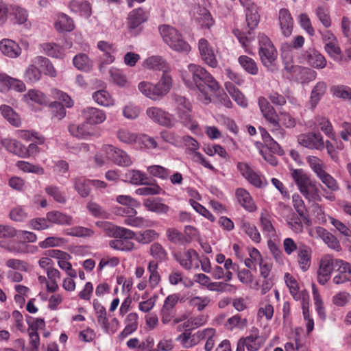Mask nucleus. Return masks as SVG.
<instances>
[{
  "instance_id": "obj_15",
  "label": "nucleus",
  "mask_w": 351,
  "mask_h": 351,
  "mask_svg": "<svg viewBox=\"0 0 351 351\" xmlns=\"http://www.w3.org/2000/svg\"><path fill=\"white\" fill-rule=\"evenodd\" d=\"M147 12L143 8L132 10L128 17V27L131 34L136 35L140 31V25L147 20Z\"/></svg>"
},
{
  "instance_id": "obj_62",
  "label": "nucleus",
  "mask_w": 351,
  "mask_h": 351,
  "mask_svg": "<svg viewBox=\"0 0 351 351\" xmlns=\"http://www.w3.org/2000/svg\"><path fill=\"white\" fill-rule=\"evenodd\" d=\"M109 73L113 82L119 86L125 87L128 84L127 77L122 70L112 67Z\"/></svg>"
},
{
  "instance_id": "obj_34",
  "label": "nucleus",
  "mask_w": 351,
  "mask_h": 351,
  "mask_svg": "<svg viewBox=\"0 0 351 351\" xmlns=\"http://www.w3.org/2000/svg\"><path fill=\"white\" fill-rule=\"evenodd\" d=\"M225 88L232 99L240 106L247 107V100L242 93L237 88L232 82H227L225 83Z\"/></svg>"
},
{
  "instance_id": "obj_29",
  "label": "nucleus",
  "mask_w": 351,
  "mask_h": 351,
  "mask_svg": "<svg viewBox=\"0 0 351 351\" xmlns=\"http://www.w3.org/2000/svg\"><path fill=\"white\" fill-rule=\"evenodd\" d=\"M69 7L72 12L79 14L86 19L89 18L92 14L90 4L86 1L73 0L69 3Z\"/></svg>"
},
{
  "instance_id": "obj_5",
  "label": "nucleus",
  "mask_w": 351,
  "mask_h": 351,
  "mask_svg": "<svg viewBox=\"0 0 351 351\" xmlns=\"http://www.w3.org/2000/svg\"><path fill=\"white\" fill-rule=\"evenodd\" d=\"M289 47L290 46L287 43H285L282 45V50L284 51L285 48L288 49ZM282 57L283 58L284 69L291 75L292 80L300 83H306L316 78L317 73L315 71L293 64L291 57H285L284 51L282 53Z\"/></svg>"
},
{
  "instance_id": "obj_7",
  "label": "nucleus",
  "mask_w": 351,
  "mask_h": 351,
  "mask_svg": "<svg viewBox=\"0 0 351 351\" xmlns=\"http://www.w3.org/2000/svg\"><path fill=\"white\" fill-rule=\"evenodd\" d=\"M163 41L173 50L178 52H188L191 47L184 40L180 32L173 27L162 25L159 27Z\"/></svg>"
},
{
  "instance_id": "obj_45",
  "label": "nucleus",
  "mask_w": 351,
  "mask_h": 351,
  "mask_svg": "<svg viewBox=\"0 0 351 351\" xmlns=\"http://www.w3.org/2000/svg\"><path fill=\"white\" fill-rule=\"evenodd\" d=\"M32 62L43 68L45 75L52 77L56 76V71L48 58L43 56H36L32 60Z\"/></svg>"
},
{
  "instance_id": "obj_41",
  "label": "nucleus",
  "mask_w": 351,
  "mask_h": 351,
  "mask_svg": "<svg viewBox=\"0 0 351 351\" xmlns=\"http://www.w3.org/2000/svg\"><path fill=\"white\" fill-rule=\"evenodd\" d=\"M55 27L58 32H71L75 25L73 19L68 15L61 13L58 16Z\"/></svg>"
},
{
  "instance_id": "obj_28",
  "label": "nucleus",
  "mask_w": 351,
  "mask_h": 351,
  "mask_svg": "<svg viewBox=\"0 0 351 351\" xmlns=\"http://www.w3.org/2000/svg\"><path fill=\"white\" fill-rule=\"evenodd\" d=\"M97 47L99 51L103 52L102 58L104 60V63L109 64L114 61V53L117 51V49L113 44L101 40L97 43Z\"/></svg>"
},
{
  "instance_id": "obj_17",
  "label": "nucleus",
  "mask_w": 351,
  "mask_h": 351,
  "mask_svg": "<svg viewBox=\"0 0 351 351\" xmlns=\"http://www.w3.org/2000/svg\"><path fill=\"white\" fill-rule=\"evenodd\" d=\"M302 59L301 62H306L310 66L322 69L326 66V60L325 57L315 48H309L306 49L302 54Z\"/></svg>"
},
{
  "instance_id": "obj_38",
  "label": "nucleus",
  "mask_w": 351,
  "mask_h": 351,
  "mask_svg": "<svg viewBox=\"0 0 351 351\" xmlns=\"http://www.w3.org/2000/svg\"><path fill=\"white\" fill-rule=\"evenodd\" d=\"M240 228L252 239L253 242L256 243L261 242V237L255 225L247 221L242 220L240 223Z\"/></svg>"
},
{
  "instance_id": "obj_30",
  "label": "nucleus",
  "mask_w": 351,
  "mask_h": 351,
  "mask_svg": "<svg viewBox=\"0 0 351 351\" xmlns=\"http://www.w3.org/2000/svg\"><path fill=\"white\" fill-rule=\"evenodd\" d=\"M147 271L149 273L148 285L154 289L161 281V276L158 272V263L155 261H150L147 265Z\"/></svg>"
},
{
  "instance_id": "obj_14",
  "label": "nucleus",
  "mask_w": 351,
  "mask_h": 351,
  "mask_svg": "<svg viewBox=\"0 0 351 351\" xmlns=\"http://www.w3.org/2000/svg\"><path fill=\"white\" fill-rule=\"evenodd\" d=\"M175 259L182 268L188 271L197 269L199 266L198 254L193 249H189L183 252L176 254Z\"/></svg>"
},
{
  "instance_id": "obj_60",
  "label": "nucleus",
  "mask_w": 351,
  "mask_h": 351,
  "mask_svg": "<svg viewBox=\"0 0 351 351\" xmlns=\"http://www.w3.org/2000/svg\"><path fill=\"white\" fill-rule=\"evenodd\" d=\"M159 237V234L154 230L148 229L143 232L136 234L135 240L142 244H147L153 241L156 240Z\"/></svg>"
},
{
  "instance_id": "obj_16",
  "label": "nucleus",
  "mask_w": 351,
  "mask_h": 351,
  "mask_svg": "<svg viewBox=\"0 0 351 351\" xmlns=\"http://www.w3.org/2000/svg\"><path fill=\"white\" fill-rule=\"evenodd\" d=\"M298 143L308 149L322 150L324 143L320 133L308 132L302 134L298 136Z\"/></svg>"
},
{
  "instance_id": "obj_43",
  "label": "nucleus",
  "mask_w": 351,
  "mask_h": 351,
  "mask_svg": "<svg viewBox=\"0 0 351 351\" xmlns=\"http://www.w3.org/2000/svg\"><path fill=\"white\" fill-rule=\"evenodd\" d=\"M24 100L28 103H36L40 105H46L47 104V97L38 90L32 89L23 96Z\"/></svg>"
},
{
  "instance_id": "obj_2",
  "label": "nucleus",
  "mask_w": 351,
  "mask_h": 351,
  "mask_svg": "<svg viewBox=\"0 0 351 351\" xmlns=\"http://www.w3.org/2000/svg\"><path fill=\"white\" fill-rule=\"evenodd\" d=\"M16 237L18 241L15 240H1L0 247L14 255L34 254L38 247L34 245H27V243H35L37 241V235L32 232L16 230Z\"/></svg>"
},
{
  "instance_id": "obj_20",
  "label": "nucleus",
  "mask_w": 351,
  "mask_h": 351,
  "mask_svg": "<svg viewBox=\"0 0 351 351\" xmlns=\"http://www.w3.org/2000/svg\"><path fill=\"white\" fill-rule=\"evenodd\" d=\"M235 197L239 204L249 213L256 210L257 206L250 193L243 188H238L235 191Z\"/></svg>"
},
{
  "instance_id": "obj_21",
  "label": "nucleus",
  "mask_w": 351,
  "mask_h": 351,
  "mask_svg": "<svg viewBox=\"0 0 351 351\" xmlns=\"http://www.w3.org/2000/svg\"><path fill=\"white\" fill-rule=\"evenodd\" d=\"M124 213L128 215L124 219V223L135 228H147L152 226V221L142 217H135L137 211L131 208H124Z\"/></svg>"
},
{
  "instance_id": "obj_23",
  "label": "nucleus",
  "mask_w": 351,
  "mask_h": 351,
  "mask_svg": "<svg viewBox=\"0 0 351 351\" xmlns=\"http://www.w3.org/2000/svg\"><path fill=\"white\" fill-rule=\"evenodd\" d=\"M264 343V340L258 335V330L252 331V333L245 338L239 340L238 344L243 345V348L246 347L248 351H258Z\"/></svg>"
},
{
  "instance_id": "obj_27",
  "label": "nucleus",
  "mask_w": 351,
  "mask_h": 351,
  "mask_svg": "<svg viewBox=\"0 0 351 351\" xmlns=\"http://www.w3.org/2000/svg\"><path fill=\"white\" fill-rule=\"evenodd\" d=\"M0 50L3 54L12 58H17L21 53L19 45L10 39H3L0 41Z\"/></svg>"
},
{
  "instance_id": "obj_9",
  "label": "nucleus",
  "mask_w": 351,
  "mask_h": 351,
  "mask_svg": "<svg viewBox=\"0 0 351 351\" xmlns=\"http://www.w3.org/2000/svg\"><path fill=\"white\" fill-rule=\"evenodd\" d=\"M258 104L263 117L272 125V132L283 136L284 132L283 130L280 128L278 121V116L274 107L269 104L267 99L263 97L258 98Z\"/></svg>"
},
{
  "instance_id": "obj_63",
  "label": "nucleus",
  "mask_w": 351,
  "mask_h": 351,
  "mask_svg": "<svg viewBox=\"0 0 351 351\" xmlns=\"http://www.w3.org/2000/svg\"><path fill=\"white\" fill-rule=\"evenodd\" d=\"M147 172L152 176L167 180L169 178L171 171L160 165H151L147 168Z\"/></svg>"
},
{
  "instance_id": "obj_59",
  "label": "nucleus",
  "mask_w": 351,
  "mask_h": 351,
  "mask_svg": "<svg viewBox=\"0 0 351 351\" xmlns=\"http://www.w3.org/2000/svg\"><path fill=\"white\" fill-rule=\"evenodd\" d=\"M16 166L25 173H32L37 175H43L45 173L42 167L23 160L18 161Z\"/></svg>"
},
{
  "instance_id": "obj_25",
  "label": "nucleus",
  "mask_w": 351,
  "mask_h": 351,
  "mask_svg": "<svg viewBox=\"0 0 351 351\" xmlns=\"http://www.w3.org/2000/svg\"><path fill=\"white\" fill-rule=\"evenodd\" d=\"M1 143L8 152L21 158L29 157L28 149L18 141L7 138L1 140Z\"/></svg>"
},
{
  "instance_id": "obj_22",
  "label": "nucleus",
  "mask_w": 351,
  "mask_h": 351,
  "mask_svg": "<svg viewBox=\"0 0 351 351\" xmlns=\"http://www.w3.org/2000/svg\"><path fill=\"white\" fill-rule=\"evenodd\" d=\"M278 21L282 34L289 37L293 29V19L288 9L282 8L279 10Z\"/></svg>"
},
{
  "instance_id": "obj_56",
  "label": "nucleus",
  "mask_w": 351,
  "mask_h": 351,
  "mask_svg": "<svg viewBox=\"0 0 351 351\" xmlns=\"http://www.w3.org/2000/svg\"><path fill=\"white\" fill-rule=\"evenodd\" d=\"M144 66L156 71H166V62L160 56H152L144 62Z\"/></svg>"
},
{
  "instance_id": "obj_64",
  "label": "nucleus",
  "mask_w": 351,
  "mask_h": 351,
  "mask_svg": "<svg viewBox=\"0 0 351 351\" xmlns=\"http://www.w3.org/2000/svg\"><path fill=\"white\" fill-rule=\"evenodd\" d=\"M332 94L344 100H351V88L344 85L333 86L330 88Z\"/></svg>"
},
{
  "instance_id": "obj_1",
  "label": "nucleus",
  "mask_w": 351,
  "mask_h": 351,
  "mask_svg": "<svg viewBox=\"0 0 351 351\" xmlns=\"http://www.w3.org/2000/svg\"><path fill=\"white\" fill-rule=\"evenodd\" d=\"M182 79L191 89L199 91L198 99L208 104L211 101L210 93L218 90L219 85L213 75L204 67L189 64L188 71L182 73Z\"/></svg>"
},
{
  "instance_id": "obj_36",
  "label": "nucleus",
  "mask_w": 351,
  "mask_h": 351,
  "mask_svg": "<svg viewBox=\"0 0 351 351\" xmlns=\"http://www.w3.org/2000/svg\"><path fill=\"white\" fill-rule=\"evenodd\" d=\"M125 178L134 185H148V178L147 175L139 170L131 169L125 173Z\"/></svg>"
},
{
  "instance_id": "obj_51",
  "label": "nucleus",
  "mask_w": 351,
  "mask_h": 351,
  "mask_svg": "<svg viewBox=\"0 0 351 351\" xmlns=\"http://www.w3.org/2000/svg\"><path fill=\"white\" fill-rule=\"evenodd\" d=\"M260 221L263 231L269 237H274L276 235V229L273 225L272 218L270 215L261 213Z\"/></svg>"
},
{
  "instance_id": "obj_12",
  "label": "nucleus",
  "mask_w": 351,
  "mask_h": 351,
  "mask_svg": "<svg viewBox=\"0 0 351 351\" xmlns=\"http://www.w3.org/2000/svg\"><path fill=\"white\" fill-rule=\"evenodd\" d=\"M237 167L242 176L254 186L262 188L267 184L265 178L254 171L249 164L238 162Z\"/></svg>"
},
{
  "instance_id": "obj_47",
  "label": "nucleus",
  "mask_w": 351,
  "mask_h": 351,
  "mask_svg": "<svg viewBox=\"0 0 351 351\" xmlns=\"http://www.w3.org/2000/svg\"><path fill=\"white\" fill-rule=\"evenodd\" d=\"M0 111L2 116L13 126L19 127L21 125V119L19 114L9 106L1 105Z\"/></svg>"
},
{
  "instance_id": "obj_3",
  "label": "nucleus",
  "mask_w": 351,
  "mask_h": 351,
  "mask_svg": "<svg viewBox=\"0 0 351 351\" xmlns=\"http://www.w3.org/2000/svg\"><path fill=\"white\" fill-rule=\"evenodd\" d=\"M173 80L171 75L167 71H164L159 81L156 84L148 82H141L138 88L140 92L145 97L154 100H160L165 96L172 87Z\"/></svg>"
},
{
  "instance_id": "obj_8",
  "label": "nucleus",
  "mask_w": 351,
  "mask_h": 351,
  "mask_svg": "<svg viewBox=\"0 0 351 351\" xmlns=\"http://www.w3.org/2000/svg\"><path fill=\"white\" fill-rule=\"evenodd\" d=\"M259 48L258 53L263 64L269 67L274 64L278 56V52L270 38L264 34L258 36Z\"/></svg>"
},
{
  "instance_id": "obj_53",
  "label": "nucleus",
  "mask_w": 351,
  "mask_h": 351,
  "mask_svg": "<svg viewBox=\"0 0 351 351\" xmlns=\"http://www.w3.org/2000/svg\"><path fill=\"white\" fill-rule=\"evenodd\" d=\"M139 134L130 131L125 128H121L117 132L118 139L125 144H134L137 145Z\"/></svg>"
},
{
  "instance_id": "obj_37",
  "label": "nucleus",
  "mask_w": 351,
  "mask_h": 351,
  "mask_svg": "<svg viewBox=\"0 0 351 351\" xmlns=\"http://www.w3.org/2000/svg\"><path fill=\"white\" fill-rule=\"evenodd\" d=\"M192 110H183L176 112L180 123L192 132H195L198 129V123L191 114Z\"/></svg>"
},
{
  "instance_id": "obj_11",
  "label": "nucleus",
  "mask_w": 351,
  "mask_h": 351,
  "mask_svg": "<svg viewBox=\"0 0 351 351\" xmlns=\"http://www.w3.org/2000/svg\"><path fill=\"white\" fill-rule=\"evenodd\" d=\"M102 152L105 154L108 159L119 166L129 167L133 163L132 158L126 152L112 145H105L103 147Z\"/></svg>"
},
{
  "instance_id": "obj_49",
  "label": "nucleus",
  "mask_w": 351,
  "mask_h": 351,
  "mask_svg": "<svg viewBox=\"0 0 351 351\" xmlns=\"http://www.w3.org/2000/svg\"><path fill=\"white\" fill-rule=\"evenodd\" d=\"M238 62L241 67L248 73L255 75L258 72V66L256 62L247 56H240Z\"/></svg>"
},
{
  "instance_id": "obj_26",
  "label": "nucleus",
  "mask_w": 351,
  "mask_h": 351,
  "mask_svg": "<svg viewBox=\"0 0 351 351\" xmlns=\"http://www.w3.org/2000/svg\"><path fill=\"white\" fill-rule=\"evenodd\" d=\"M143 206L149 211L158 215L167 214L169 211V206L162 202L161 198H147L143 202Z\"/></svg>"
},
{
  "instance_id": "obj_44",
  "label": "nucleus",
  "mask_w": 351,
  "mask_h": 351,
  "mask_svg": "<svg viewBox=\"0 0 351 351\" xmlns=\"http://www.w3.org/2000/svg\"><path fill=\"white\" fill-rule=\"evenodd\" d=\"M97 322L104 332L109 335L115 333L119 327V322L115 317L109 321L106 315H105L104 317L97 319Z\"/></svg>"
},
{
  "instance_id": "obj_4",
  "label": "nucleus",
  "mask_w": 351,
  "mask_h": 351,
  "mask_svg": "<svg viewBox=\"0 0 351 351\" xmlns=\"http://www.w3.org/2000/svg\"><path fill=\"white\" fill-rule=\"evenodd\" d=\"M291 176L301 194L308 202H322V198L319 195V190L316 182L311 180L302 169H292L291 171Z\"/></svg>"
},
{
  "instance_id": "obj_19",
  "label": "nucleus",
  "mask_w": 351,
  "mask_h": 351,
  "mask_svg": "<svg viewBox=\"0 0 351 351\" xmlns=\"http://www.w3.org/2000/svg\"><path fill=\"white\" fill-rule=\"evenodd\" d=\"M198 49L202 60L209 66L216 68L218 62L214 51L208 41L205 38H201L198 41Z\"/></svg>"
},
{
  "instance_id": "obj_10",
  "label": "nucleus",
  "mask_w": 351,
  "mask_h": 351,
  "mask_svg": "<svg viewBox=\"0 0 351 351\" xmlns=\"http://www.w3.org/2000/svg\"><path fill=\"white\" fill-rule=\"evenodd\" d=\"M146 114L152 121L164 127L172 128L177 122L173 114L158 107L148 108Z\"/></svg>"
},
{
  "instance_id": "obj_52",
  "label": "nucleus",
  "mask_w": 351,
  "mask_h": 351,
  "mask_svg": "<svg viewBox=\"0 0 351 351\" xmlns=\"http://www.w3.org/2000/svg\"><path fill=\"white\" fill-rule=\"evenodd\" d=\"M306 162L317 178L326 171V167L322 160L316 156H308L306 158Z\"/></svg>"
},
{
  "instance_id": "obj_46",
  "label": "nucleus",
  "mask_w": 351,
  "mask_h": 351,
  "mask_svg": "<svg viewBox=\"0 0 351 351\" xmlns=\"http://www.w3.org/2000/svg\"><path fill=\"white\" fill-rule=\"evenodd\" d=\"M73 62L78 70L84 72L90 71L93 66V62L90 60L88 56L84 53L76 55L73 59Z\"/></svg>"
},
{
  "instance_id": "obj_31",
  "label": "nucleus",
  "mask_w": 351,
  "mask_h": 351,
  "mask_svg": "<svg viewBox=\"0 0 351 351\" xmlns=\"http://www.w3.org/2000/svg\"><path fill=\"white\" fill-rule=\"evenodd\" d=\"M138 316L136 313H130L128 315L125 319V326L123 331L119 335L120 339H125L128 335L133 333L138 328Z\"/></svg>"
},
{
  "instance_id": "obj_55",
  "label": "nucleus",
  "mask_w": 351,
  "mask_h": 351,
  "mask_svg": "<svg viewBox=\"0 0 351 351\" xmlns=\"http://www.w3.org/2000/svg\"><path fill=\"white\" fill-rule=\"evenodd\" d=\"M139 149H154L159 148L156 139L147 134H139L137 145Z\"/></svg>"
},
{
  "instance_id": "obj_40",
  "label": "nucleus",
  "mask_w": 351,
  "mask_h": 351,
  "mask_svg": "<svg viewBox=\"0 0 351 351\" xmlns=\"http://www.w3.org/2000/svg\"><path fill=\"white\" fill-rule=\"evenodd\" d=\"M326 90V84L324 82H317L313 87L310 97V104L315 108Z\"/></svg>"
},
{
  "instance_id": "obj_61",
  "label": "nucleus",
  "mask_w": 351,
  "mask_h": 351,
  "mask_svg": "<svg viewBox=\"0 0 351 351\" xmlns=\"http://www.w3.org/2000/svg\"><path fill=\"white\" fill-rule=\"evenodd\" d=\"M247 326L246 318H242L240 315H234L228 319L225 324L227 329L232 330L234 328L243 329Z\"/></svg>"
},
{
  "instance_id": "obj_18",
  "label": "nucleus",
  "mask_w": 351,
  "mask_h": 351,
  "mask_svg": "<svg viewBox=\"0 0 351 351\" xmlns=\"http://www.w3.org/2000/svg\"><path fill=\"white\" fill-rule=\"evenodd\" d=\"M84 121L89 125H99L106 120V114L103 110L95 107H86L82 110Z\"/></svg>"
},
{
  "instance_id": "obj_39",
  "label": "nucleus",
  "mask_w": 351,
  "mask_h": 351,
  "mask_svg": "<svg viewBox=\"0 0 351 351\" xmlns=\"http://www.w3.org/2000/svg\"><path fill=\"white\" fill-rule=\"evenodd\" d=\"M166 236L167 239L172 243L176 245H185L190 243L184 234L174 228H169L166 230Z\"/></svg>"
},
{
  "instance_id": "obj_35",
  "label": "nucleus",
  "mask_w": 351,
  "mask_h": 351,
  "mask_svg": "<svg viewBox=\"0 0 351 351\" xmlns=\"http://www.w3.org/2000/svg\"><path fill=\"white\" fill-rule=\"evenodd\" d=\"M46 217L49 221L58 225H71L73 222L72 217L58 210L48 212Z\"/></svg>"
},
{
  "instance_id": "obj_33",
  "label": "nucleus",
  "mask_w": 351,
  "mask_h": 351,
  "mask_svg": "<svg viewBox=\"0 0 351 351\" xmlns=\"http://www.w3.org/2000/svg\"><path fill=\"white\" fill-rule=\"evenodd\" d=\"M74 189L82 197H86L90 192V180L80 176L73 179Z\"/></svg>"
},
{
  "instance_id": "obj_6",
  "label": "nucleus",
  "mask_w": 351,
  "mask_h": 351,
  "mask_svg": "<svg viewBox=\"0 0 351 351\" xmlns=\"http://www.w3.org/2000/svg\"><path fill=\"white\" fill-rule=\"evenodd\" d=\"M348 263L342 259H335L330 255H326L321 258L318 269L317 280L319 284L325 285L330 278L332 271L340 270L350 272Z\"/></svg>"
},
{
  "instance_id": "obj_54",
  "label": "nucleus",
  "mask_w": 351,
  "mask_h": 351,
  "mask_svg": "<svg viewBox=\"0 0 351 351\" xmlns=\"http://www.w3.org/2000/svg\"><path fill=\"white\" fill-rule=\"evenodd\" d=\"M109 246L115 250L130 252L134 249V243L122 238H114L109 241Z\"/></svg>"
},
{
  "instance_id": "obj_48",
  "label": "nucleus",
  "mask_w": 351,
  "mask_h": 351,
  "mask_svg": "<svg viewBox=\"0 0 351 351\" xmlns=\"http://www.w3.org/2000/svg\"><path fill=\"white\" fill-rule=\"evenodd\" d=\"M161 139L174 147H181L182 145V138L176 132L170 130H163L160 132Z\"/></svg>"
},
{
  "instance_id": "obj_32",
  "label": "nucleus",
  "mask_w": 351,
  "mask_h": 351,
  "mask_svg": "<svg viewBox=\"0 0 351 351\" xmlns=\"http://www.w3.org/2000/svg\"><path fill=\"white\" fill-rule=\"evenodd\" d=\"M92 98L95 103L104 107H110L114 105V99L106 90H99L94 92Z\"/></svg>"
},
{
  "instance_id": "obj_42",
  "label": "nucleus",
  "mask_w": 351,
  "mask_h": 351,
  "mask_svg": "<svg viewBox=\"0 0 351 351\" xmlns=\"http://www.w3.org/2000/svg\"><path fill=\"white\" fill-rule=\"evenodd\" d=\"M150 255L154 258V261L158 263L165 262L168 260V253L163 246L158 243L151 245L149 249Z\"/></svg>"
},
{
  "instance_id": "obj_13",
  "label": "nucleus",
  "mask_w": 351,
  "mask_h": 351,
  "mask_svg": "<svg viewBox=\"0 0 351 351\" xmlns=\"http://www.w3.org/2000/svg\"><path fill=\"white\" fill-rule=\"evenodd\" d=\"M68 130L71 135L79 139L88 140L99 136L97 130L88 125L85 121L78 124H70Z\"/></svg>"
},
{
  "instance_id": "obj_50",
  "label": "nucleus",
  "mask_w": 351,
  "mask_h": 351,
  "mask_svg": "<svg viewBox=\"0 0 351 351\" xmlns=\"http://www.w3.org/2000/svg\"><path fill=\"white\" fill-rule=\"evenodd\" d=\"M35 64L32 62L24 73V79L27 83L34 84L38 82L42 77L41 71Z\"/></svg>"
},
{
  "instance_id": "obj_58",
  "label": "nucleus",
  "mask_w": 351,
  "mask_h": 351,
  "mask_svg": "<svg viewBox=\"0 0 351 351\" xmlns=\"http://www.w3.org/2000/svg\"><path fill=\"white\" fill-rule=\"evenodd\" d=\"M43 49L47 56L53 58H62L64 54L63 48L56 43H45L43 45Z\"/></svg>"
},
{
  "instance_id": "obj_24",
  "label": "nucleus",
  "mask_w": 351,
  "mask_h": 351,
  "mask_svg": "<svg viewBox=\"0 0 351 351\" xmlns=\"http://www.w3.org/2000/svg\"><path fill=\"white\" fill-rule=\"evenodd\" d=\"M311 248L304 243H300L297 252V262L303 271H306L311 265Z\"/></svg>"
},
{
  "instance_id": "obj_57",
  "label": "nucleus",
  "mask_w": 351,
  "mask_h": 351,
  "mask_svg": "<svg viewBox=\"0 0 351 351\" xmlns=\"http://www.w3.org/2000/svg\"><path fill=\"white\" fill-rule=\"evenodd\" d=\"M285 280L293 298L295 300H300L302 294L299 290V285L297 280L289 273L285 274Z\"/></svg>"
}]
</instances>
